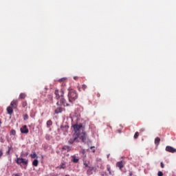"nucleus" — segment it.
<instances>
[{
  "label": "nucleus",
  "mask_w": 176,
  "mask_h": 176,
  "mask_svg": "<svg viewBox=\"0 0 176 176\" xmlns=\"http://www.w3.org/2000/svg\"><path fill=\"white\" fill-rule=\"evenodd\" d=\"M55 98L56 100H59V98L61 97L60 100V104L63 105V107H69V104L67 103V100L63 98V96H64V91L63 90L58 91V90H55Z\"/></svg>",
  "instance_id": "obj_1"
},
{
  "label": "nucleus",
  "mask_w": 176,
  "mask_h": 176,
  "mask_svg": "<svg viewBox=\"0 0 176 176\" xmlns=\"http://www.w3.org/2000/svg\"><path fill=\"white\" fill-rule=\"evenodd\" d=\"M15 162L16 164H19V166L21 167V168H24L25 170H27V166H28V160L17 157Z\"/></svg>",
  "instance_id": "obj_2"
},
{
  "label": "nucleus",
  "mask_w": 176,
  "mask_h": 176,
  "mask_svg": "<svg viewBox=\"0 0 176 176\" xmlns=\"http://www.w3.org/2000/svg\"><path fill=\"white\" fill-rule=\"evenodd\" d=\"M68 97L69 102H74V101L78 98V94L76 93V91L73 89L70 90L69 91Z\"/></svg>",
  "instance_id": "obj_3"
},
{
  "label": "nucleus",
  "mask_w": 176,
  "mask_h": 176,
  "mask_svg": "<svg viewBox=\"0 0 176 176\" xmlns=\"http://www.w3.org/2000/svg\"><path fill=\"white\" fill-rule=\"evenodd\" d=\"M78 136V141L81 140L82 142H87L89 141V137L87 136V133L86 132H82L80 133H76Z\"/></svg>",
  "instance_id": "obj_4"
},
{
  "label": "nucleus",
  "mask_w": 176,
  "mask_h": 176,
  "mask_svg": "<svg viewBox=\"0 0 176 176\" xmlns=\"http://www.w3.org/2000/svg\"><path fill=\"white\" fill-rule=\"evenodd\" d=\"M75 142H79V136L77 133H74L72 137L68 140V144H69V145H72L75 144Z\"/></svg>",
  "instance_id": "obj_5"
},
{
  "label": "nucleus",
  "mask_w": 176,
  "mask_h": 176,
  "mask_svg": "<svg viewBox=\"0 0 176 176\" xmlns=\"http://www.w3.org/2000/svg\"><path fill=\"white\" fill-rule=\"evenodd\" d=\"M68 129H69V126L68 125L63 124L60 126V128L58 129V133H61V131H63L64 135H67V134H68Z\"/></svg>",
  "instance_id": "obj_6"
},
{
  "label": "nucleus",
  "mask_w": 176,
  "mask_h": 176,
  "mask_svg": "<svg viewBox=\"0 0 176 176\" xmlns=\"http://www.w3.org/2000/svg\"><path fill=\"white\" fill-rule=\"evenodd\" d=\"M82 124H76L73 125V129L75 131L74 134L80 133V129H82Z\"/></svg>",
  "instance_id": "obj_7"
},
{
  "label": "nucleus",
  "mask_w": 176,
  "mask_h": 176,
  "mask_svg": "<svg viewBox=\"0 0 176 176\" xmlns=\"http://www.w3.org/2000/svg\"><path fill=\"white\" fill-rule=\"evenodd\" d=\"M166 152H170V153H175L176 152V149L171 146H167L166 147Z\"/></svg>",
  "instance_id": "obj_8"
},
{
  "label": "nucleus",
  "mask_w": 176,
  "mask_h": 176,
  "mask_svg": "<svg viewBox=\"0 0 176 176\" xmlns=\"http://www.w3.org/2000/svg\"><path fill=\"white\" fill-rule=\"evenodd\" d=\"M29 130L27 128V125H24L22 128H21V133L22 134H28Z\"/></svg>",
  "instance_id": "obj_9"
},
{
  "label": "nucleus",
  "mask_w": 176,
  "mask_h": 176,
  "mask_svg": "<svg viewBox=\"0 0 176 176\" xmlns=\"http://www.w3.org/2000/svg\"><path fill=\"white\" fill-rule=\"evenodd\" d=\"M93 170H94V167L93 166H88V169L87 170V174L88 175H91L93 174Z\"/></svg>",
  "instance_id": "obj_10"
},
{
  "label": "nucleus",
  "mask_w": 176,
  "mask_h": 176,
  "mask_svg": "<svg viewBox=\"0 0 176 176\" xmlns=\"http://www.w3.org/2000/svg\"><path fill=\"white\" fill-rule=\"evenodd\" d=\"M116 166L120 168V170H122L123 168V161H120L116 163Z\"/></svg>",
  "instance_id": "obj_11"
},
{
  "label": "nucleus",
  "mask_w": 176,
  "mask_h": 176,
  "mask_svg": "<svg viewBox=\"0 0 176 176\" xmlns=\"http://www.w3.org/2000/svg\"><path fill=\"white\" fill-rule=\"evenodd\" d=\"M160 144V138L157 137L155 139V144L156 145V146H159V144Z\"/></svg>",
  "instance_id": "obj_12"
},
{
  "label": "nucleus",
  "mask_w": 176,
  "mask_h": 176,
  "mask_svg": "<svg viewBox=\"0 0 176 176\" xmlns=\"http://www.w3.org/2000/svg\"><path fill=\"white\" fill-rule=\"evenodd\" d=\"M62 149H63V151H67V152H69V151H71V146H63Z\"/></svg>",
  "instance_id": "obj_13"
},
{
  "label": "nucleus",
  "mask_w": 176,
  "mask_h": 176,
  "mask_svg": "<svg viewBox=\"0 0 176 176\" xmlns=\"http://www.w3.org/2000/svg\"><path fill=\"white\" fill-rule=\"evenodd\" d=\"M7 112L8 115H12V113H13V108H12L11 107H8L7 108Z\"/></svg>",
  "instance_id": "obj_14"
},
{
  "label": "nucleus",
  "mask_w": 176,
  "mask_h": 176,
  "mask_svg": "<svg viewBox=\"0 0 176 176\" xmlns=\"http://www.w3.org/2000/svg\"><path fill=\"white\" fill-rule=\"evenodd\" d=\"M53 125V122L52 121V120H47V129H50V126Z\"/></svg>",
  "instance_id": "obj_15"
},
{
  "label": "nucleus",
  "mask_w": 176,
  "mask_h": 176,
  "mask_svg": "<svg viewBox=\"0 0 176 176\" xmlns=\"http://www.w3.org/2000/svg\"><path fill=\"white\" fill-rule=\"evenodd\" d=\"M38 163L39 162L36 159L32 162V166H34V167H38Z\"/></svg>",
  "instance_id": "obj_16"
},
{
  "label": "nucleus",
  "mask_w": 176,
  "mask_h": 176,
  "mask_svg": "<svg viewBox=\"0 0 176 176\" xmlns=\"http://www.w3.org/2000/svg\"><path fill=\"white\" fill-rule=\"evenodd\" d=\"M63 112V108L58 107L55 110V113H61Z\"/></svg>",
  "instance_id": "obj_17"
},
{
  "label": "nucleus",
  "mask_w": 176,
  "mask_h": 176,
  "mask_svg": "<svg viewBox=\"0 0 176 176\" xmlns=\"http://www.w3.org/2000/svg\"><path fill=\"white\" fill-rule=\"evenodd\" d=\"M73 163H78L79 162V159L76 158L75 155L72 156V160Z\"/></svg>",
  "instance_id": "obj_18"
},
{
  "label": "nucleus",
  "mask_w": 176,
  "mask_h": 176,
  "mask_svg": "<svg viewBox=\"0 0 176 176\" xmlns=\"http://www.w3.org/2000/svg\"><path fill=\"white\" fill-rule=\"evenodd\" d=\"M30 157H32V159H37L38 158V155H36V153H33V154H30Z\"/></svg>",
  "instance_id": "obj_19"
},
{
  "label": "nucleus",
  "mask_w": 176,
  "mask_h": 176,
  "mask_svg": "<svg viewBox=\"0 0 176 176\" xmlns=\"http://www.w3.org/2000/svg\"><path fill=\"white\" fill-rule=\"evenodd\" d=\"M26 96H27V95H25V94L21 93V94H20V95H19V98L24 99V98H25Z\"/></svg>",
  "instance_id": "obj_20"
},
{
  "label": "nucleus",
  "mask_w": 176,
  "mask_h": 176,
  "mask_svg": "<svg viewBox=\"0 0 176 176\" xmlns=\"http://www.w3.org/2000/svg\"><path fill=\"white\" fill-rule=\"evenodd\" d=\"M10 135H16V130L12 129L10 132Z\"/></svg>",
  "instance_id": "obj_21"
},
{
  "label": "nucleus",
  "mask_w": 176,
  "mask_h": 176,
  "mask_svg": "<svg viewBox=\"0 0 176 176\" xmlns=\"http://www.w3.org/2000/svg\"><path fill=\"white\" fill-rule=\"evenodd\" d=\"M59 168H65V163H62L60 166H59Z\"/></svg>",
  "instance_id": "obj_22"
},
{
  "label": "nucleus",
  "mask_w": 176,
  "mask_h": 176,
  "mask_svg": "<svg viewBox=\"0 0 176 176\" xmlns=\"http://www.w3.org/2000/svg\"><path fill=\"white\" fill-rule=\"evenodd\" d=\"M17 101L14 102V100L11 102L10 105L11 107H14V105H16Z\"/></svg>",
  "instance_id": "obj_23"
},
{
  "label": "nucleus",
  "mask_w": 176,
  "mask_h": 176,
  "mask_svg": "<svg viewBox=\"0 0 176 176\" xmlns=\"http://www.w3.org/2000/svg\"><path fill=\"white\" fill-rule=\"evenodd\" d=\"M83 164L85 166V167L89 168L90 166H89V164H87V162L85 160H83Z\"/></svg>",
  "instance_id": "obj_24"
},
{
  "label": "nucleus",
  "mask_w": 176,
  "mask_h": 176,
  "mask_svg": "<svg viewBox=\"0 0 176 176\" xmlns=\"http://www.w3.org/2000/svg\"><path fill=\"white\" fill-rule=\"evenodd\" d=\"M23 120H28V114H25L23 116Z\"/></svg>",
  "instance_id": "obj_25"
},
{
  "label": "nucleus",
  "mask_w": 176,
  "mask_h": 176,
  "mask_svg": "<svg viewBox=\"0 0 176 176\" xmlns=\"http://www.w3.org/2000/svg\"><path fill=\"white\" fill-rule=\"evenodd\" d=\"M138 135H140V134L138 133V132H135V135H134V138L135 140H137V138H138Z\"/></svg>",
  "instance_id": "obj_26"
},
{
  "label": "nucleus",
  "mask_w": 176,
  "mask_h": 176,
  "mask_svg": "<svg viewBox=\"0 0 176 176\" xmlns=\"http://www.w3.org/2000/svg\"><path fill=\"white\" fill-rule=\"evenodd\" d=\"M45 140H47V141H50V135L47 134L45 135Z\"/></svg>",
  "instance_id": "obj_27"
},
{
  "label": "nucleus",
  "mask_w": 176,
  "mask_h": 176,
  "mask_svg": "<svg viewBox=\"0 0 176 176\" xmlns=\"http://www.w3.org/2000/svg\"><path fill=\"white\" fill-rule=\"evenodd\" d=\"M65 80H67V78H62L59 79V82H64Z\"/></svg>",
  "instance_id": "obj_28"
},
{
  "label": "nucleus",
  "mask_w": 176,
  "mask_h": 176,
  "mask_svg": "<svg viewBox=\"0 0 176 176\" xmlns=\"http://www.w3.org/2000/svg\"><path fill=\"white\" fill-rule=\"evenodd\" d=\"M82 90H86V89H87V86L86 85H82Z\"/></svg>",
  "instance_id": "obj_29"
},
{
  "label": "nucleus",
  "mask_w": 176,
  "mask_h": 176,
  "mask_svg": "<svg viewBox=\"0 0 176 176\" xmlns=\"http://www.w3.org/2000/svg\"><path fill=\"white\" fill-rule=\"evenodd\" d=\"M3 155V150L2 148L0 149V157H2V155Z\"/></svg>",
  "instance_id": "obj_30"
},
{
  "label": "nucleus",
  "mask_w": 176,
  "mask_h": 176,
  "mask_svg": "<svg viewBox=\"0 0 176 176\" xmlns=\"http://www.w3.org/2000/svg\"><path fill=\"white\" fill-rule=\"evenodd\" d=\"M107 171H111V166L110 165H107Z\"/></svg>",
  "instance_id": "obj_31"
},
{
  "label": "nucleus",
  "mask_w": 176,
  "mask_h": 176,
  "mask_svg": "<svg viewBox=\"0 0 176 176\" xmlns=\"http://www.w3.org/2000/svg\"><path fill=\"white\" fill-rule=\"evenodd\" d=\"M23 108H25V107H27V102H23V104H22Z\"/></svg>",
  "instance_id": "obj_32"
},
{
  "label": "nucleus",
  "mask_w": 176,
  "mask_h": 176,
  "mask_svg": "<svg viewBox=\"0 0 176 176\" xmlns=\"http://www.w3.org/2000/svg\"><path fill=\"white\" fill-rule=\"evenodd\" d=\"M157 175H158V176H163V172H162V171H158Z\"/></svg>",
  "instance_id": "obj_33"
},
{
  "label": "nucleus",
  "mask_w": 176,
  "mask_h": 176,
  "mask_svg": "<svg viewBox=\"0 0 176 176\" xmlns=\"http://www.w3.org/2000/svg\"><path fill=\"white\" fill-rule=\"evenodd\" d=\"M30 116L33 118H35V113H31Z\"/></svg>",
  "instance_id": "obj_34"
},
{
  "label": "nucleus",
  "mask_w": 176,
  "mask_h": 176,
  "mask_svg": "<svg viewBox=\"0 0 176 176\" xmlns=\"http://www.w3.org/2000/svg\"><path fill=\"white\" fill-rule=\"evenodd\" d=\"M160 164H161V168H164V164H163V162H161Z\"/></svg>",
  "instance_id": "obj_35"
},
{
  "label": "nucleus",
  "mask_w": 176,
  "mask_h": 176,
  "mask_svg": "<svg viewBox=\"0 0 176 176\" xmlns=\"http://www.w3.org/2000/svg\"><path fill=\"white\" fill-rule=\"evenodd\" d=\"M109 175H113V172L110 170V171H109Z\"/></svg>",
  "instance_id": "obj_36"
},
{
  "label": "nucleus",
  "mask_w": 176,
  "mask_h": 176,
  "mask_svg": "<svg viewBox=\"0 0 176 176\" xmlns=\"http://www.w3.org/2000/svg\"><path fill=\"white\" fill-rule=\"evenodd\" d=\"M143 131H145V129H144V128L140 129V133H143Z\"/></svg>",
  "instance_id": "obj_37"
},
{
  "label": "nucleus",
  "mask_w": 176,
  "mask_h": 176,
  "mask_svg": "<svg viewBox=\"0 0 176 176\" xmlns=\"http://www.w3.org/2000/svg\"><path fill=\"white\" fill-rule=\"evenodd\" d=\"M6 155H10V151L8 150L6 152Z\"/></svg>",
  "instance_id": "obj_38"
},
{
  "label": "nucleus",
  "mask_w": 176,
  "mask_h": 176,
  "mask_svg": "<svg viewBox=\"0 0 176 176\" xmlns=\"http://www.w3.org/2000/svg\"><path fill=\"white\" fill-rule=\"evenodd\" d=\"M23 155L25 156V157L28 156V153H25L23 154Z\"/></svg>",
  "instance_id": "obj_39"
},
{
  "label": "nucleus",
  "mask_w": 176,
  "mask_h": 176,
  "mask_svg": "<svg viewBox=\"0 0 176 176\" xmlns=\"http://www.w3.org/2000/svg\"><path fill=\"white\" fill-rule=\"evenodd\" d=\"M129 176H133V172L132 171H129Z\"/></svg>",
  "instance_id": "obj_40"
},
{
  "label": "nucleus",
  "mask_w": 176,
  "mask_h": 176,
  "mask_svg": "<svg viewBox=\"0 0 176 176\" xmlns=\"http://www.w3.org/2000/svg\"><path fill=\"white\" fill-rule=\"evenodd\" d=\"M78 78V76H74V79L75 80H77Z\"/></svg>",
  "instance_id": "obj_41"
},
{
  "label": "nucleus",
  "mask_w": 176,
  "mask_h": 176,
  "mask_svg": "<svg viewBox=\"0 0 176 176\" xmlns=\"http://www.w3.org/2000/svg\"><path fill=\"white\" fill-rule=\"evenodd\" d=\"M0 142H3V139L2 138H0Z\"/></svg>",
  "instance_id": "obj_42"
},
{
  "label": "nucleus",
  "mask_w": 176,
  "mask_h": 176,
  "mask_svg": "<svg viewBox=\"0 0 176 176\" xmlns=\"http://www.w3.org/2000/svg\"><path fill=\"white\" fill-rule=\"evenodd\" d=\"M8 151H11L12 150V146H8Z\"/></svg>",
  "instance_id": "obj_43"
},
{
  "label": "nucleus",
  "mask_w": 176,
  "mask_h": 176,
  "mask_svg": "<svg viewBox=\"0 0 176 176\" xmlns=\"http://www.w3.org/2000/svg\"><path fill=\"white\" fill-rule=\"evenodd\" d=\"M56 105L58 106V105H61V104H60V102H56Z\"/></svg>",
  "instance_id": "obj_44"
},
{
  "label": "nucleus",
  "mask_w": 176,
  "mask_h": 176,
  "mask_svg": "<svg viewBox=\"0 0 176 176\" xmlns=\"http://www.w3.org/2000/svg\"><path fill=\"white\" fill-rule=\"evenodd\" d=\"M92 152H93V153H94L96 152V150L95 149H92Z\"/></svg>",
  "instance_id": "obj_45"
},
{
  "label": "nucleus",
  "mask_w": 176,
  "mask_h": 176,
  "mask_svg": "<svg viewBox=\"0 0 176 176\" xmlns=\"http://www.w3.org/2000/svg\"><path fill=\"white\" fill-rule=\"evenodd\" d=\"M93 148H94V146H91V149H93Z\"/></svg>",
  "instance_id": "obj_46"
},
{
  "label": "nucleus",
  "mask_w": 176,
  "mask_h": 176,
  "mask_svg": "<svg viewBox=\"0 0 176 176\" xmlns=\"http://www.w3.org/2000/svg\"><path fill=\"white\" fill-rule=\"evenodd\" d=\"M45 90H47V87H45Z\"/></svg>",
  "instance_id": "obj_47"
},
{
  "label": "nucleus",
  "mask_w": 176,
  "mask_h": 176,
  "mask_svg": "<svg viewBox=\"0 0 176 176\" xmlns=\"http://www.w3.org/2000/svg\"><path fill=\"white\" fill-rule=\"evenodd\" d=\"M51 100H53V97L52 96H51Z\"/></svg>",
  "instance_id": "obj_48"
},
{
  "label": "nucleus",
  "mask_w": 176,
  "mask_h": 176,
  "mask_svg": "<svg viewBox=\"0 0 176 176\" xmlns=\"http://www.w3.org/2000/svg\"><path fill=\"white\" fill-rule=\"evenodd\" d=\"M107 157H109V155H107Z\"/></svg>",
  "instance_id": "obj_49"
},
{
  "label": "nucleus",
  "mask_w": 176,
  "mask_h": 176,
  "mask_svg": "<svg viewBox=\"0 0 176 176\" xmlns=\"http://www.w3.org/2000/svg\"><path fill=\"white\" fill-rule=\"evenodd\" d=\"M15 176H19V175L16 174V175H15Z\"/></svg>",
  "instance_id": "obj_50"
},
{
  "label": "nucleus",
  "mask_w": 176,
  "mask_h": 176,
  "mask_svg": "<svg viewBox=\"0 0 176 176\" xmlns=\"http://www.w3.org/2000/svg\"><path fill=\"white\" fill-rule=\"evenodd\" d=\"M65 176H69V175H66Z\"/></svg>",
  "instance_id": "obj_51"
}]
</instances>
